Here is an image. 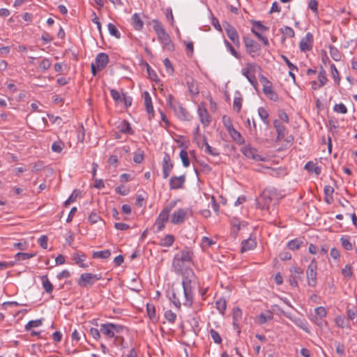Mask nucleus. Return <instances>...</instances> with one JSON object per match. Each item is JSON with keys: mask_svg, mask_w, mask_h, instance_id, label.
<instances>
[{"mask_svg": "<svg viewBox=\"0 0 357 357\" xmlns=\"http://www.w3.org/2000/svg\"><path fill=\"white\" fill-rule=\"evenodd\" d=\"M195 275L190 269L186 270L182 277V287H173L169 299L176 307L183 304L187 307L193 303V292L192 283L195 281Z\"/></svg>", "mask_w": 357, "mask_h": 357, "instance_id": "1", "label": "nucleus"}, {"mask_svg": "<svg viewBox=\"0 0 357 357\" xmlns=\"http://www.w3.org/2000/svg\"><path fill=\"white\" fill-rule=\"evenodd\" d=\"M101 278V273L93 274L91 273H84L81 274L79 278L77 280V284L82 288H86L89 286H93Z\"/></svg>", "mask_w": 357, "mask_h": 357, "instance_id": "2", "label": "nucleus"}, {"mask_svg": "<svg viewBox=\"0 0 357 357\" xmlns=\"http://www.w3.org/2000/svg\"><path fill=\"white\" fill-rule=\"evenodd\" d=\"M317 263L315 260V259H313L310 264L308 265L307 270H306V277H307V284L310 287H315L317 283Z\"/></svg>", "mask_w": 357, "mask_h": 357, "instance_id": "3", "label": "nucleus"}, {"mask_svg": "<svg viewBox=\"0 0 357 357\" xmlns=\"http://www.w3.org/2000/svg\"><path fill=\"white\" fill-rule=\"evenodd\" d=\"M259 79L263 84L264 93L271 100L278 101V96L272 89V83L264 75L259 76Z\"/></svg>", "mask_w": 357, "mask_h": 357, "instance_id": "4", "label": "nucleus"}, {"mask_svg": "<svg viewBox=\"0 0 357 357\" xmlns=\"http://www.w3.org/2000/svg\"><path fill=\"white\" fill-rule=\"evenodd\" d=\"M197 113L199 121L204 127L208 126L211 122V117L209 115L204 103L202 102L199 105Z\"/></svg>", "mask_w": 357, "mask_h": 357, "instance_id": "5", "label": "nucleus"}, {"mask_svg": "<svg viewBox=\"0 0 357 357\" xmlns=\"http://www.w3.org/2000/svg\"><path fill=\"white\" fill-rule=\"evenodd\" d=\"M241 152L248 158L252 159L257 161H265V158L261 157L257 154V150L250 145L243 146L241 149Z\"/></svg>", "mask_w": 357, "mask_h": 357, "instance_id": "6", "label": "nucleus"}, {"mask_svg": "<svg viewBox=\"0 0 357 357\" xmlns=\"http://www.w3.org/2000/svg\"><path fill=\"white\" fill-rule=\"evenodd\" d=\"M225 30L228 38L238 47L240 46V40L236 29L229 23L227 22L225 26Z\"/></svg>", "mask_w": 357, "mask_h": 357, "instance_id": "7", "label": "nucleus"}, {"mask_svg": "<svg viewBox=\"0 0 357 357\" xmlns=\"http://www.w3.org/2000/svg\"><path fill=\"white\" fill-rule=\"evenodd\" d=\"M193 251L190 248L185 247L180 252L176 255L175 261L181 262H190L192 261Z\"/></svg>", "mask_w": 357, "mask_h": 357, "instance_id": "8", "label": "nucleus"}, {"mask_svg": "<svg viewBox=\"0 0 357 357\" xmlns=\"http://www.w3.org/2000/svg\"><path fill=\"white\" fill-rule=\"evenodd\" d=\"M169 218V213L167 211H166V210L162 209L155 222V226L157 227V231H160L164 229Z\"/></svg>", "mask_w": 357, "mask_h": 357, "instance_id": "9", "label": "nucleus"}, {"mask_svg": "<svg viewBox=\"0 0 357 357\" xmlns=\"http://www.w3.org/2000/svg\"><path fill=\"white\" fill-rule=\"evenodd\" d=\"M187 218V211L184 208H179L174 212L171 217V222L174 225L183 223Z\"/></svg>", "mask_w": 357, "mask_h": 357, "instance_id": "10", "label": "nucleus"}, {"mask_svg": "<svg viewBox=\"0 0 357 357\" xmlns=\"http://www.w3.org/2000/svg\"><path fill=\"white\" fill-rule=\"evenodd\" d=\"M173 167L174 164L171 160L169 155L165 153L162 159V176L164 178H167L169 176Z\"/></svg>", "mask_w": 357, "mask_h": 357, "instance_id": "11", "label": "nucleus"}, {"mask_svg": "<svg viewBox=\"0 0 357 357\" xmlns=\"http://www.w3.org/2000/svg\"><path fill=\"white\" fill-rule=\"evenodd\" d=\"M185 182V176H172L169 179V188L171 190H177L182 188Z\"/></svg>", "mask_w": 357, "mask_h": 357, "instance_id": "12", "label": "nucleus"}, {"mask_svg": "<svg viewBox=\"0 0 357 357\" xmlns=\"http://www.w3.org/2000/svg\"><path fill=\"white\" fill-rule=\"evenodd\" d=\"M243 40L248 54H251L252 53H255L260 49L259 45L249 37L244 36Z\"/></svg>", "mask_w": 357, "mask_h": 357, "instance_id": "13", "label": "nucleus"}, {"mask_svg": "<svg viewBox=\"0 0 357 357\" xmlns=\"http://www.w3.org/2000/svg\"><path fill=\"white\" fill-rule=\"evenodd\" d=\"M176 116L182 121H189L192 119V116L190 114V113L181 106V105L179 103L178 105H176V107L175 109H172Z\"/></svg>", "mask_w": 357, "mask_h": 357, "instance_id": "14", "label": "nucleus"}, {"mask_svg": "<svg viewBox=\"0 0 357 357\" xmlns=\"http://www.w3.org/2000/svg\"><path fill=\"white\" fill-rule=\"evenodd\" d=\"M312 35L307 33L299 43V47L302 52L309 51L312 49Z\"/></svg>", "mask_w": 357, "mask_h": 357, "instance_id": "15", "label": "nucleus"}, {"mask_svg": "<svg viewBox=\"0 0 357 357\" xmlns=\"http://www.w3.org/2000/svg\"><path fill=\"white\" fill-rule=\"evenodd\" d=\"M109 56L107 54L101 52L96 57V64L98 70H103L109 63Z\"/></svg>", "mask_w": 357, "mask_h": 357, "instance_id": "16", "label": "nucleus"}, {"mask_svg": "<svg viewBox=\"0 0 357 357\" xmlns=\"http://www.w3.org/2000/svg\"><path fill=\"white\" fill-rule=\"evenodd\" d=\"M273 126L278 134L276 141H280L284 137L286 128L283 123L278 120L274 121Z\"/></svg>", "mask_w": 357, "mask_h": 357, "instance_id": "17", "label": "nucleus"}, {"mask_svg": "<svg viewBox=\"0 0 357 357\" xmlns=\"http://www.w3.org/2000/svg\"><path fill=\"white\" fill-rule=\"evenodd\" d=\"M185 79L189 92L192 95H197L199 93V88L193 78L190 76H187Z\"/></svg>", "mask_w": 357, "mask_h": 357, "instance_id": "18", "label": "nucleus"}, {"mask_svg": "<svg viewBox=\"0 0 357 357\" xmlns=\"http://www.w3.org/2000/svg\"><path fill=\"white\" fill-rule=\"evenodd\" d=\"M241 248V252L254 249L256 247L257 243L255 239L249 238L242 242Z\"/></svg>", "mask_w": 357, "mask_h": 357, "instance_id": "19", "label": "nucleus"}, {"mask_svg": "<svg viewBox=\"0 0 357 357\" xmlns=\"http://www.w3.org/2000/svg\"><path fill=\"white\" fill-rule=\"evenodd\" d=\"M144 104L146 107V112L149 114L153 115V107L152 105V100L151 98L147 91H144Z\"/></svg>", "mask_w": 357, "mask_h": 357, "instance_id": "20", "label": "nucleus"}, {"mask_svg": "<svg viewBox=\"0 0 357 357\" xmlns=\"http://www.w3.org/2000/svg\"><path fill=\"white\" fill-rule=\"evenodd\" d=\"M40 278L41 280L43 287L44 288L45 291L47 294H51L53 291L54 286L51 283V282L49 280L47 275H42L40 277Z\"/></svg>", "mask_w": 357, "mask_h": 357, "instance_id": "21", "label": "nucleus"}, {"mask_svg": "<svg viewBox=\"0 0 357 357\" xmlns=\"http://www.w3.org/2000/svg\"><path fill=\"white\" fill-rule=\"evenodd\" d=\"M132 25L137 31H141L143 28L144 23L140 19L138 14L135 13L131 17Z\"/></svg>", "mask_w": 357, "mask_h": 357, "instance_id": "22", "label": "nucleus"}, {"mask_svg": "<svg viewBox=\"0 0 357 357\" xmlns=\"http://www.w3.org/2000/svg\"><path fill=\"white\" fill-rule=\"evenodd\" d=\"M228 133L233 139V140L235 141L238 144H243L245 142L244 138L242 137L241 134L234 128L228 132Z\"/></svg>", "mask_w": 357, "mask_h": 357, "instance_id": "23", "label": "nucleus"}, {"mask_svg": "<svg viewBox=\"0 0 357 357\" xmlns=\"http://www.w3.org/2000/svg\"><path fill=\"white\" fill-rule=\"evenodd\" d=\"M289 271H290L291 274L293 275V276L294 278H296L297 280H303V278H304L303 270L301 268L294 266L290 267Z\"/></svg>", "mask_w": 357, "mask_h": 357, "instance_id": "24", "label": "nucleus"}, {"mask_svg": "<svg viewBox=\"0 0 357 357\" xmlns=\"http://www.w3.org/2000/svg\"><path fill=\"white\" fill-rule=\"evenodd\" d=\"M157 36L158 40L164 45V46L167 47L170 44V37L165 30L161 33H158Z\"/></svg>", "mask_w": 357, "mask_h": 357, "instance_id": "25", "label": "nucleus"}, {"mask_svg": "<svg viewBox=\"0 0 357 357\" xmlns=\"http://www.w3.org/2000/svg\"><path fill=\"white\" fill-rule=\"evenodd\" d=\"M111 252L109 250H105L101 251H95L92 254V257L94 259H107L110 257Z\"/></svg>", "mask_w": 357, "mask_h": 357, "instance_id": "26", "label": "nucleus"}, {"mask_svg": "<svg viewBox=\"0 0 357 357\" xmlns=\"http://www.w3.org/2000/svg\"><path fill=\"white\" fill-rule=\"evenodd\" d=\"M305 169L310 172L315 173L317 175H319L321 174V167L316 165V164L312 161H310L305 164Z\"/></svg>", "mask_w": 357, "mask_h": 357, "instance_id": "27", "label": "nucleus"}, {"mask_svg": "<svg viewBox=\"0 0 357 357\" xmlns=\"http://www.w3.org/2000/svg\"><path fill=\"white\" fill-rule=\"evenodd\" d=\"M273 315L271 311H267L266 313H261L258 317L259 324H264L268 321L273 319Z\"/></svg>", "mask_w": 357, "mask_h": 357, "instance_id": "28", "label": "nucleus"}, {"mask_svg": "<svg viewBox=\"0 0 357 357\" xmlns=\"http://www.w3.org/2000/svg\"><path fill=\"white\" fill-rule=\"evenodd\" d=\"M108 326H109L108 323L101 324L100 325V332L103 335H106L107 337L112 338V337H115V335L113 333V331Z\"/></svg>", "mask_w": 357, "mask_h": 357, "instance_id": "29", "label": "nucleus"}, {"mask_svg": "<svg viewBox=\"0 0 357 357\" xmlns=\"http://www.w3.org/2000/svg\"><path fill=\"white\" fill-rule=\"evenodd\" d=\"M318 79L319 82V84L318 86L319 88H321L322 86H324L328 81V79L326 77V73L323 68H321V69L319 72Z\"/></svg>", "mask_w": 357, "mask_h": 357, "instance_id": "30", "label": "nucleus"}, {"mask_svg": "<svg viewBox=\"0 0 357 357\" xmlns=\"http://www.w3.org/2000/svg\"><path fill=\"white\" fill-rule=\"evenodd\" d=\"M329 52L331 57L336 61H338L342 58V54L335 47L329 45Z\"/></svg>", "mask_w": 357, "mask_h": 357, "instance_id": "31", "label": "nucleus"}, {"mask_svg": "<svg viewBox=\"0 0 357 357\" xmlns=\"http://www.w3.org/2000/svg\"><path fill=\"white\" fill-rule=\"evenodd\" d=\"M204 145L206 147L205 152L209 155L213 156H218L219 155V152L215 148L211 147L207 142L206 137H204Z\"/></svg>", "mask_w": 357, "mask_h": 357, "instance_id": "32", "label": "nucleus"}, {"mask_svg": "<svg viewBox=\"0 0 357 357\" xmlns=\"http://www.w3.org/2000/svg\"><path fill=\"white\" fill-rule=\"evenodd\" d=\"M216 308L221 314H224L225 310L227 307V303L225 298H220L215 302Z\"/></svg>", "mask_w": 357, "mask_h": 357, "instance_id": "33", "label": "nucleus"}, {"mask_svg": "<svg viewBox=\"0 0 357 357\" xmlns=\"http://www.w3.org/2000/svg\"><path fill=\"white\" fill-rule=\"evenodd\" d=\"M342 246L347 250H351L353 249L352 243L350 242L349 236H342L340 238Z\"/></svg>", "mask_w": 357, "mask_h": 357, "instance_id": "34", "label": "nucleus"}, {"mask_svg": "<svg viewBox=\"0 0 357 357\" xmlns=\"http://www.w3.org/2000/svg\"><path fill=\"white\" fill-rule=\"evenodd\" d=\"M174 241V236L172 234H167L162 239L161 245L165 247H170L172 245Z\"/></svg>", "mask_w": 357, "mask_h": 357, "instance_id": "35", "label": "nucleus"}, {"mask_svg": "<svg viewBox=\"0 0 357 357\" xmlns=\"http://www.w3.org/2000/svg\"><path fill=\"white\" fill-rule=\"evenodd\" d=\"M146 312L149 317L154 321L155 319V307L152 303H147L146 305Z\"/></svg>", "mask_w": 357, "mask_h": 357, "instance_id": "36", "label": "nucleus"}, {"mask_svg": "<svg viewBox=\"0 0 357 357\" xmlns=\"http://www.w3.org/2000/svg\"><path fill=\"white\" fill-rule=\"evenodd\" d=\"M180 158L181 159L182 163L185 167H188L190 166V161L188 158V155L186 151L181 150L180 152Z\"/></svg>", "mask_w": 357, "mask_h": 357, "instance_id": "37", "label": "nucleus"}, {"mask_svg": "<svg viewBox=\"0 0 357 357\" xmlns=\"http://www.w3.org/2000/svg\"><path fill=\"white\" fill-rule=\"evenodd\" d=\"M35 255L36 254L33 253L18 252L15 255V258L17 261H23L30 259Z\"/></svg>", "mask_w": 357, "mask_h": 357, "instance_id": "38", "label": "nucleus"}, {"mask_svg": "<svg viewBox=\"0 0 357 357\" xmlns=\"http://www.w3.org/2000/svg\"><path fill=\"white\" fill-rule=\"evenodd\" d=\"M43 321L41 319L31 320L25 325V330L30 331L32 328L38 327L41 326Z\"/></svg>", "mask_w": 357, "mask_h": 357, "instance_id": "39", "label": "nucleus"}, {"mask_svg": "<svg viewBox=\"0 0 357 357\" xmlns=\"http://www.w3.org/2000/svg\"><path fill=\"white\" fill-rule=\"evenodd\" d=\"M81 192L77 190H75L70 195L69 198L64 202L65 206H68L70 203L75 202L77 197L80 196Z\"/></svg>", "mask_w": 357, "mask_h": 357, "instance_id": "40", "label": "nucleus"}, {"mask_svg": "<svg viewBox=\"0 0 357 357\" xmlns=\"http://www.w3.org/2000/svg\"><path fill=\"white\" fill-rule=\"evenodd\" d=\"M107 27L110 35L114 36L116 38H120L121 33L114 24L109 23Z\"/></svg>", "mask_w": 357, "mask_h": 357, "instance_id": "41", "label": "nucleus"}, {"mask_svg": "<svg viewBox=\"0 0 357 357\" xmlns=\"http://www.w3.org/2000/svg\"><path fill=\"white\" fill-rule=\"evenodd\" d=\"M263 203H261V200L258 201V205H259L262 209L268 208V204L271 202V199L268 196H266L265 193L261 195V197Z\"/></svg>", "mask_w": 357, "mask_h": 357, "instance_id": "42", "label": "nucleus"}, {"mask_svg": "<svg viewBox=\"0 0 357 357\" xmlns=\"http://www.w3.org/2000/svg\"><path fill=\"white\" fill-rule=\"evenodd\" d=\"M258 114L261 120L264 121V123L268 124V113L266 111V109L264 107H259L258 109Z\"/></svg>", "mask_w": 357, "mask_h": 357, "instance_id": "43", "label": "nucleus"}, {"mask_svg": "<svg viewBox=\"0 0 357 357\" xmlns=\"http://www.w3.org/2000/svg\"><path fill=\"white\" fill-rule=\"evenodd\" d=\"M120 130L123 133L133 134V131L131 129L130 123L126 121H123L122 122Z\"/></svg>", "mask_w": 357, "mask_h": 357, "instance_id": "44", "label": "nucleus"}, {"mask_svg": "<svg viewBox=\"0 0 357 357\" xmlns=\"http://www.w3.org/2000/svg\"><path fill=\"white\" fill-rule=\"evenodd\" d=\"M281 33L287 37L294 38V31L292 28L285 26L284 28L280 29Z\"/></svg>", "mask_w": 357, "mask_h": 357, "instance_id": "45", "label": "nucleus"}, {"mask_svg": "<svg viewBox=\"0 0 357 357\" xmlns=\"http://www.w3.org/2000/svg\"><path fill=\"white\" fill-rule=\"evenodd\" d=\"M64 146V144L61 141L54 142L52 145V150L56 153H61Z\"/></svg>", "mask_w": 357, "mask_h": 357, "instance_id": "46", "label": "nucleus"}, {"mask_svg": "<svg viewBox=\"0 0 357 357\" xmlns=\"http://www.w3.org/2000/svg\"><path fill=\"white\" fill-rule=\"evenodd\" d=\"M222 123H223L225 127L226 128L227 132H229L231 129L234 128V126H233V124H232L230 117H229L226 115L223 116V117H222Z\"/></svg>", "mask_w": 357, "mask_h": 357, "instance_id": "47", "label": "nucleus"}, {"mask_svg": "<svg viewBox=\"0 0 357 357\" xmlns=\"http://www.w3.org/2000/svg\"><path fill=\"white\" fill-rule=\"evenodd\" d=\"M331 70L335 82L337 83V84H339L340 82V77L338 70L333 63L331 66Z\"/></svg>", "mask_w": 357, "mask_h": 357, "instance_id": "48", "label": "nucleus"}, {"mask_svg": "<svg viewBox=\"0 0 357 357\" xmlns=\"http://www.w3.org/2000/svg\"><path fill=\"white\" fill-rule=\"evenodd\" d=\"M242 317V311L238 307H236L234 309L233 311V319H234V324L236 325L239 321V320L241 319Z\"/></svg>", "mask_w": 357, "mask_h": 357, "instance_id": "49", "label": "nucleus"}, {"mask_svg": "<svg viewBox=\"0 0 357 357\" xmlns=\"http://www.w3.org/2000/svg\"><path fill=\"white\" fill-rule=\"evenodd\" d=\"M152 22L153 24V30L155 32L156 35L158 33H161L162 31L165 30L164 29L163 26L162 25V24L160 23V22L158 21V20H153Z\"/></svg>", "mask_w": 357, "mask_h": 357, "instance_id": "50", "label": "nucleus"}, {"mask_svg": "<svg viewBox=\"0 0 357 357\" xmlns=\"http://www.w3.org/2000/svg\"><path fill=\"white\" fill-rule=\"evenodd\" d=\"M301 243L302 242L301 241L298 239H294L289 241L287 245L289 249L295 250H298L300 248Z\"/></svg>", "mask_w": 357, "mask_h": 357, "instance_id": "51", "label": "nucleus"}, {"mask_svg": "<svg viewBox=\"0 0 357 357\" xmlns=\"http://www.w3.org/2000/svg\"><path fill=\"white\" fill-rule=\"evenodd\" d=\"M86 259V255L84 253L79 254V252L74 253L73 255V259L77 264H82Z\"/></svg>", "mask_w": 357, "mask_h": 357, "instance_id": "52", "label": "nucleus"}, {"mask_svg": "<svg viewBox=\"0 0 357 357\" xmlns=\"http://www.w3.org/2000/svg\"><path fill=\"white\" fill-rule=\"evenodd\" d=\"M167 104L172 109H175L176 105H178L179 102L174 99L172 94H169L167 98Z\"/></svg>", "mask_w": 357, "mask_h": 357, "instance_id": "53", "label": "nucleus"}, {"mask_svg": "<svg viewBox=\"0 0 357 357\" xmlns=\"http://www.w3.org/2000/svg\"><path fill=\"white\" fill-rule=\"evenodd\" d=\"M334 112L340 114H346L347 109L343 103L335 104L333 107Z\"/></svg>", "mask_w": 357, "mask_h": 357, "instance_id": "54", "label": "nucleus"}, {"mask_svg": "<svg viewBox=\"0 0 357 357\" xmlns=\"http://www.w3.org/2000/svg\"><path fill=\"white\" fill-rule=\"evenodd\" d=\"M165 317L169 323L173 324L176 320V314L172 310H167L165 312Z\"/></svg>", "mask_w": 357, "mask_h": 357, "instance_id": "55", "label": "nucleus"}, {"mask_svg": "<svg viewBox=\"0 0 357 357\" xmlns=\"http://www.w3.org/2000/svg\"><path fill=\"white\" fill-rule=\"evenodd\" d=\"M314 316L323 319L326 316V310L324 307L320 306L314 309Z\"/></svg>", "mask_w": 357, "mask_h": 357, "instance_id": "56", "label": "nucleus"}, {"mask_svg": "<svg viewBox=\"0 0 357 357\" xmlns=\"http://www.w3.org/2000/svg\"><path fill=\"white\" fill-rule=\"evenodd\" d=\"M210 334L215 343L220 344L222 342V338L216 331L214 329H211Z\"/></svg>", "mask_w": 357, "mask_h": 357, "instance_id": "57", "label": "nucleus"}, {"mask_svg": "<svg viewBox=\"0 0 357 357\" xmlns=\"http://www.w3.org/2000/svg\"><path fill=\"white\" fill-rule=\"evenodd\" d=\"M242 106V98L241 97H235L234 99L233 107L234 109L237 112H239L241 109Z\"/></svg>", "mask_w": 357, "mask_h": 357, "instance_id": "58", "label": "nucleus"}, {"mask_svg": "<svg viewBox=\"0 0 357 357\" xmlns=\"http://www.w3.org/2000/svg\"><path fill=\"white\" fill-rule=\"evenodd\" d=\"M108 324H109L108 327H109L113 331V333L114 335H115V333H121V331H123L124 330V326H123L121 325L114 324L112 323H108Z\"/></svg>", "mask_w": 357, "mask_h": 357, "instance_id": "59", "label": "nucleus"}, {"mask_svg": "<svg viewBox=\"0 0 357 357\" xmlns=\"http://www.w3.org/2000/svg\"><path fill=\"white\" fill-rule=\"evenodd\" d=\"M342 273L345 277L351 278L353 275L352 267L351 265H346L344 268L342 269Z\"/></svg>", "mask_w": 357, "mask_h": 357, "instance_id": "60", "label": "nucleus"}, {"mask_svg": "<svg viewBox=\"0 0 357 357\" xmlns=\"http://www.w3.org/2000/svg\"><path fill=\"white\" fill-rule=\"evenodd\" d=\"M248 68L242 69V74L246 77L248 78L250 75H249L250 71H254L253 68L256 67V64L255 63H248Z\"/></svg>", "mask_w": 357, "mask_h": 357, "instance_id": "61", "label": "nucleus"}, {"mask_svg": "<svg viewBox=\"0 0 357 357\" xmlns=\"http://www.w3.org/2000/svg\"><path fill=\"white\" fill-rule=\"evenodd\" d=\"M51 66V62L48 59L44 58L39 64V68H42L43 70H48Z\"/></svg>", "mask_w": 357, "mask_h": 357, "instance_id": "62", "label": "nucleus"}, {"mask_svg": "<svg viewBox=\"0 0 357 357\" xmlns=\"http://www.w3.org/2000/svg\"><path fill=\"white\" fill-rule=\"evenodd\" d=\"M225 45H226L227 47L228 48V50L231 52V54L234 56H235L236 58L239 59L241 57V55H240V54L238 52H237L235 50L234 47L227 40H225Z\"/></svg>", "mask_w": 357, "mask_h": 357, "instance_id": "63", "label": "nucleus"}, {"mask_svg": "<svg viewBox=\"0 0 357 357\" xmlns=\"http://www.w3.org/2000/svg\"><path fill=\"white\" fill-rule=\"evenodd\" d=\"M38 241L40 247H42L43 249L47 248L48 238L47 236L43 235L40 236Z\"/></svg>", "mask_w": 357, "mask_h": 357, "instance_id": "64", "label": "nucleus"}]
</instances>
